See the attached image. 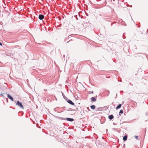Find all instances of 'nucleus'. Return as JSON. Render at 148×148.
<instances>
[{
    "label": "nucleus",
    "instance_id": "1",
    "mask_svg": "<svg viewBox=\"0 0 148 148\" xmlns=\"http://www.w3.org/2000/svg\"><path fill=\"white\" fill-rule=\"evenodd\" d=\"M16 105L21 108H23V107L22 105V103L21 102H19V101H17L16 103Z\"/></svg>",
    "mask_w": 148,
    "mask_h": 148
},
{
    "label": "nucleus",
    "instance_id": "2",
    "mask_svg": "<svg viewBox=\"0 0 148 148\" xmlns=\"http://www.w3.org/2000/svg\"><path fill=\"white\" fill-rule=\"evenodd\" d=\"M7 95L9 99H10L12 101H13L14 100H13V98L9 94H8Z\"/></svg>",
    "mask_w": 148,
    "mask_h": 148
},
{
    "label": "nucleus",
    "instance_id": "3",
    "mask_svg": "<svg viewBox=\"0 0 148 148\" xmlns=\"http://www.w3.org/2000/svg\"><path fill=\"white\" fill-rule=\"evenodd\" d=\"M44 17V16L42 14H40L39 16V18L40 20L43 19Z\"/></svg>",
    "mask_w": 148,
    "mask_h": 148
},
{
    "label": "nucleus",
    "instance_id": "4",
    "mask_svg": "<svg viewBox=\"0 0 148 148\" xmlns=\"http://www.w3.org/2000/svg\"><path fill=\"white\" fill-rule=\"evenodd\" d=\"M97 97H92L91 98L92 101H96Z\"/></svg>",
    "mask_w": 148,
    "mask_h": 148
},
{
    "label": "nucleus",
    "instance_id": "5",
    "mask_svg": "<svg viewBox=\"0 0 148 148\" xmlns=\"http://www.w3.org/2000/svg\"><path fill=\"white\" fill-rule=\"evenodd\" d=\"M67 102L68 103L71 105H74V103L70 100H68V101H67Z\"/></svg>",
    "mask_w": 148,
    "mask_h": 148
},
{
    "label": "nucleus",
    "instance_id": "6",
    "mask_svg": "<svg viewBox=\"0 0 148 148\" xmlns=\"http://www.w3.org/2000/svg\"><path fill=\"white\" fill-rule=\"evenodd\" d=\"M66 120L67 121H73L74 120L73 119V118H66Z\"/></svg>",
    "mask_w": 148,
    "mask_h": 148
},
{
    "label": "nucleus",
    "instance_id": "7",
    "mask_svg": "<svg viewBox=\"0 0 148 148\" xmlns=\"http://www.w3.org/2000/svg\"><path fill=\"white\" fill-rule=\"evenodd\" d=\"M59 108L58 107H56V108H54V110L56 112H59Z\"/></svg>",
    "mask_w": 148,
    "mask_h": 148
},
{
    "label": "nucleus",
    "instance_id": "8",
    "mask_svg": "<svg viewBox=\"0 0 148 148\" xmlns=\"http://www.w3.org/2000/svg\"><path fill=\"white\" fill-rule=\"evenodd\" d=\"M108 118L110 120L114 118V116L113 115H110L108 116Z\"/></svg>",
    "mask_w": 148,
    "mask_h": 148
},
{
    "label": "nucleus",
    "instance_id": "9",
    "mask_svg": "<svg viewBox=\"0 0 148 148\" xmlns=\"http://www.w3.org/2000/svg\"><path fill=\"white\" fill-rule=\"evenodd\" d=\"M127 139V136L126 135L125 136L123 137V140L124 141H126Z\"/></svg>",
    "mask_w": 148,
    "mask_h": 148
},
{
    "label": "nucleus",
    "instance_id": "10",
    "mask_svg": "<svg viewBox=\"0 0 148 148\" xmlns=\"http://www.w3.org/2000/svg\"><path fill=\"white\" fill-rule=\"evenodd\" d=\"M121 107V105L119 104L117 106L116 108V109L117 110L120 108Z\"/></svg>",
    "mask_w": 148,
    "mask_h": 148
},
{
    "label": "nucleus",
    "instance_id": "11",
    "mask_svg": "<svg viewBox=\"0 0 148 148\" xmlns=\"http://www.w3.org/2000/svg\"><path fill=\"white\" fill-rule=\"evenodd\" d=\"M90 108L94 110L95 109V106L94 105H92L90 106Z\"/></svg>",
    "mask_w": 148,
    "mask_h": 148
},
{
    "label": "nucleus",
    "instance_id": "12",
    "mask_svg": "<svg viewBox=\"0 0 148 148\" xmlns=\"http://www.w3.org/2000/svg\"><path fill=\"white\" fill-rule=\"evenodd\" d=\"M62 95L63 97V98L64 99H67V97L64 95V94L63 93V92H62Z\"/></svg>",
    "mask_w": 148,
    "mask_h": 148
},
{
    "label": "nucleus",
    "instance_id": "13",
    "mask_svg": "<svg viewBox=\"0 0 148 148\" xmlns=\"http://www.w3.org/2000/svg\"><path fill=\"white\" fill-rule=\"evenodd\" d=\"M123 110H121L120 111L119 114H122L123 113Z\"/></svg>",
    "mask_w": 148,
    "mask_h": 148
},
{
    "label": "nucleus",
    "instance_id": "14",
    "mask_svg": "<svg viewBox=\"0 0 148 148\" xmlns=\"http://www.w3.org/2000/svg\"><path fill=\"white\" fill-rule=\"evenodd\" d=\"M134 138H136V139L137 140H138V136H134Z\"/></svg>",
    "mask_w": 148,
    "mask_h": 148
},
{
    "label": "nucleus",
    "instance_id": "15",
    "mask_svg": "<svg viewBox=\"0 0 148 148\" xmlns=\"http://www.w3.org/2000/svg\"><path fill=\"white\" fill-rule=\"evenodd\" d=\"M89 94H90L91 93L93 94V91H90L89 92Z\"/></svg>",
    "mask_w": 148,
    "mask_h": 148
},
{
    "label": "nucleus",
    "instance_id": "16",
    "mask_svg": "<svg viewBox=\"0 0 148 148\" xmlns=\"http://www.w3.org/2000/svg\"><path fill=\"white\" fill-rule=\"evenodd\" d=\"M0 95H1V96H3V97H4V96H3V94H2V93L1 94H0Z\"/></svg>",
    "mask_w": 148,
    "mask_h": 148
},
{
    "label": "nucleus",
    "instance_id": "17",
    "mask_svg": "<svg viewBox=\"0 0 148 148\" xmlns=\"http://www.w3.org/2000/svg\"><path fill=\"white\" fill-rule=\"evenodd\" d=\"M0 45H2V43L0 42Z\"/></svg>",
    "mask_w": 148,
    "mask_h": 148
},
{
    "label": "nucleus",
    "instance_id": "18",
    "mask_svg": "<svg viewBox=\"0 0 148 148\" xmlns=\"http://www.w3.org/2000/svg\"><path fill=\"white\" fill-rule=\"evenodd\" d=\"M135 103H136V104H135V105H136V106L137 104V103H136V102H135Z\"/></svg>",
    "mask_w": 148,
    "mask_h": 148
},
{
    "label": "nucleus",
    "instance_id": "19",
    "mask_svg": "<svg viewBox=\"0 0 148 148\" xmlns=\"http://www.w3.org/2000/svg\"><path fill=\"white\" fill-rule=\"evenodd\" d=\"M135 103H136V104H135V105H136V106L137 104V103H136V102H135Z\"/></svg>",
    "mask_w": 148,
    "mask_h": 148
},
{
    "label": "nucleus",
    "instance_id": "20",
    "mask_svg": "<svg viewBox=\"0 0 148 148\" xmlns=\"http://www.w3.org/2000/svg\"><path fill=\"white\" fill-rule=\"evenodd\" d=\"M84 24H85V23H83L82 25H83V26H84Z\"/></svg>",
    "mask_w": 148,
    "mask_h": 148
}]
</instances>
